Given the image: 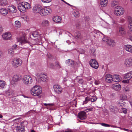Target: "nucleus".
<instances>
[{"mask_svg": "<svg viewBox=\"0 0 132 132\" xmlns=\"http://www.w3.org/2000/svg\"><path fill=\"white\" fill-rule=\"evenodd\" d=\"M17 132H24L25 131L24 127L23 126H18L16 129Z\"/></svg>", "mask_w": 132, "mask_h": 132, "instance_id": "27", "label": "nucleus"}, {"mask_svg": "<svg viewBox=\"0 0 132 132\" xmlns=\"http://www.w3.org/2000/svg\"><path fill=\"white\" fill-rule=\"evenodd\" d=\"M7 3L6 0H0V6H4Z\"/></svg>", "mask_w": 132, "mask_h": 132, "instance_id": "35", "label": "nucleus"}, {"mask_svg": "<svg viewBox=\"0 0 132 132\" xmlns=\"http://www.w3.org/2000/svg\"><path fill=\"white\" fill-rule=\"evenodd\" d=\"M15 26L17 28H20L21 26L20 22L19 21H16L15 22Z\"/></svg>", "mask_w": 132, "mask_h": 132, "instance_id": "37", "label": "nucleus"}, {"mask_svg": "<svg viewBox=\"0 0 132 132\" xmlns=\"http://www.w3.org/2000/svg\"><path fill=\"white\" fill-rule=\"evenodd\" d=\"M119 32L120 35L123 36L126 34V31L125 28L122 26L119 27Z\"/></svg>", "mask_w": 132, "mask_h": 132, "instance_id": "13", "label": "nucleus"}, {"mask_svg": "<svg viewBox=\"0 0 132 132\" xmlns=\"http://www.w3.org/2000/svg\"><path fill=\"white\" fill-rule=\"evenodd\" d=\"M126 104L124 102H123L122 103H119V104L118 105L119 106H122L123 107Z\"/></svg>", "mask_w": 132, "mask_h": 132, "instance_id": "51", "label": "nucleus"}, {"mask_svg": "<svg viewBox=\"0 0 132 132\" xmlns=\"http://www.w3.org/2000/svg\"><path fill=\"white\" fill-rule=\"evenodd\" d=\"M11 64L13 67L17 68L21 65L22 64V61L20 59L14 58L12 59Z\"/></svg>", "mask_w": 132, "mask_h": 132, "instance_id": "5", "label": "nucleus"}, {"mask_svg": "<svg viewBox=\"0 0 132 132\" xmlns=\"http://www.w3.org/2000/svg\"><path fill=\"white\" fill-rule=\"evenodd\" d=\"M94 83L96 85H98L100 83V82L98 80H95V81Z\"/></svg>", "mask_w": 132, "mask_h": 132, "instance_id": "59", "label": "nucleus"}, {"mask_svg": "<svg viewBox=\"0 0 132 132\" xmlns=\"http://www.w3.org/2000/svg\"><path fill=\"white\" fill-rule=\"evenodd\" d=\"M23 3L24 5V7L26 8V9H30L31 7V5L30 4L27 2H23Z\"/></svg>", "mask_w": 132, "mask_h": 132, "instance_id": "31", "label": "nucleus"}, {"mask_svg": "<svg viewBox=\"0 0 132 132\" xmlns=\"http://www.w3.org/2000/svg\"><path fill=\"white\" fill-rule=\"evenodd\" d=\"M109 38L106 37H103L102 39V41L107 43Z\"/></svg>", "mask_w": 132, "mask_h": 132, "instance_id": "43", "label": "nucleus"}, {"mask_svg": "<svg viewBox=\"0 0 132 132\" xmlns=\"http://www.w3.org/2000/svg\"><path fill=\"white\" fill-rule=\"evenodd\" d=\"M0 13L3 15H6L8 13V11L6 9L2 8L0 10Z\"/></svg>", "mask_w": 132, "mask_h": 132, "instance_id": "29", "label": "nucleus"}, {"mask_svg": "<svg viewBox=\"0 0 132 132\" xmlns=\"http://www.w3.org/2000/svg\"><path fill=\"white\" fill-rule=\"evenodd\" d=\"M22 81L25 85L29 86L32 84L33 81V79L30 76L25 75L23 77Z\"/></svg>", "mask_w": 132, "mask_h": 132, "instance_id": "3", "label": "nucleus"}, {"mask_svg": "<svg viewBox=\"0 0 132 132\" xmlns=\"http://www.w3.org/2000/svg\"><path fill=\"white\" fill-rule=\"evenodd\" d=\"M36 41L37 40L36 39H32L31 40V41L33 43L32 44L35 45V44Z\"/></svg>", "mask_w": 132, "mask_h": 132, "instance_id": "57", "label": "nucleus"}, {"mask_svg": "<svg viewBox=\"0 0 132 132\" xmlns=\"http://www.w3.org/2000/svg\"><path fill=\"white\" fill-rule=\"evenodd\" d=\"M105 79L106 81L109 82L113 81V77L110 74H108L106 76Z\"/></svg>", "mask_w": 132, "mask_h": 132, "instance_id": "19", "label": "nucleus"}, {"mask_svg": "<svg viewBox=\"0 0 132 132\" xmlns=\"http://www.w3.org/2000/svg\"><path fill=\"white\" fill-rule=\"evenodd\" d=\"M129 82V79H127V80L125 79V80H123L122 81V82H123V83H128Z\"/></svg>", "mask_w": 132, "mask_h": 132, "instance_id": "55", "label": "nucleus"}, {"mask_svg": "<svg viewBox=\"0 0 132 132\" xmlns=\"http://www.w3.org/2000/svg\"><path fill=\"white\" fill-rule=\"evenodd\" d=\"M3 30V28L2 26L0 25V34L2 33Z\"/></svg>", "mask_w": 132, "mask_h": 132, "instance_id": "53", "label": "nucleus"}, {"mask_svg": "<svg viewBox=\"0 0 132 132\" xmlns=\"http://www.w3.org/2000/svg\"><path fill=\"white\" fill-rule=\"evenodd\" d=\"M90 101V97H87L85 99V100L83 102V104H86L88 101Z\"/></svg>", "mask_w": 132, "mask_h": 132, "instance_id": "40", "label": "nucleus"}, {"mask_svg": "<svg viewBox=\"0 0 132 132\" xmlns=\"http://www.w3.org/2000/svg\"><path fill=\"white\" fill-rule=\"evenodd\" d=\"M61 17L59 16H54L53 18V20L54 22L60 23H61Z\"/></svg>", "mask_w": 132, "mask_h": 132, "instance_id": "21", "label": "nucleus"}, {"mask_svg": "<svg viewBox=\"0 0 132 132\" xmlns=\"http://www.w3.org/2000/svg\"><path fill=\"white\" fill-rule=\"evenodd\" d=\"M128 19H130L129 21V30L130 31L132 32V19L130 17H129Z\"/></svg>", "mask_w": 132, "mask_h": 132, "instance_id": "34", "label": "nucleus"}, {"mask_svg": "<svg viewBox=\"0 0 132 132\" xmlns=\"http://www.w3.org/2000/svg\"><path fill=\"white\" fill-rule=\"evenodd\" d=\"M8 9L10 12L12 13H15L16 11V8L14 5L9 6L8 8Z\"/></svg>", "mask_w": 132, "mask_h": 132, "instance_id": "18", "label": "nucleus"}, {"mask_svg": "<svg viewBox=\"0 0 132 132\" xmlns=\"http://www.w3.org/2000/svg\"><path fill=\"white\" fill-rule=\"evenodd\" d=\"M65 132H72V131L70 130H69L67 131H65Z\"/></svg>", "mask_w": 132, "mask_h": 132, "instance_id": "63", "label": "nucleus"}, {"mask_svg": "<svg viewBox=\"0 0 132 132\" xmlns=\"http://www.w3.org/2000/svg\"><path fill=\"white\" fill-rule=\"evenodd\" d=\"M129 102L131 106H132V99L129 100Z\"/></svg>", "mask_w": 132, "mask_h": 132, "instance_id": "61", "label": "nucleus"}, {"mask_svg": "<svg viewBox=\"0 0 132 132\" xmlns=\"http://www.w3.org/2000/svg\"><path fill=\"white\" fill-rule=\"evenodd\" d=\"M122 112L124 113L125 114H126L127 112V109L125 108H122Z\"/></svg>", "mask_w": 132, "mask_h": 132, "instance_id": "52", "label": "nucleus"}, {"mask_svg": "<svg viewBox=\"0 0 132 132\" xmlns=\"http://www.w3.org/2000/svg\"><path fill=\"white\" fill-rule=\"evenodd\" d=\"M100 124L103 126L107 127H110V125L109 124H108L104 123H100Z\"/></svg>", "mask_w": 132, "mask_h": 132, "instance_id": "47", "label": "nucleus"}, {"mask_svg": "<svg viewBox=\"0 0 132 132\" xmlns=\"http://www.w3.org/2000/svg\"><path fill=\"white\" fill-rule=\"evenodd\" d=\"M123 90L125 92H128L130 91V89L128 87H123Z\"/></svg>", "mask_w": 132, "mask_h": 132, "instance_id": "42", "label": "nucleus"}, {"mask_svg": "<svg viewBox=\"0 0 132 132\" xmlns=\"http://www.w3.org/2000/svg\"><path fill=\"white\" fill-rule=\"evenodd\" d=\"M107 44L109 46H113L115 45L116 43L114 40L109 38Z\"/></svg>", "mask_w": 132, "mask_h": 132, "instance_id": "17", "label": "nucleus"}, {"mask_svg": "<svg viewBox=\"0 0 132 132\" xmlns=\"http://www.w3.org/2000/svg\"><path fill=\"white\" fill-rule=\"evenodd\" d=\"M78 82L80 84H82L83 82V80L81 79H78Z\"/></svg>", "mask_w": 132, "mask_h": 132, "instance_id": "58", "label": "nucleus"}, {"mask_svg": "<svg viewBox=\"0 0 132 132\" xmlns=\"http://www.w3.org/2000/svg\"><path fill=\"white\" fill-rule=\"evenodd\" d=\"M66 63L69 65H72L74 64V62L72 60L69 59L66 61Z\"/></svg>", "mask_w": 132, "mask_h": 132, "instance_id": "33", "label": "nucleus"}, {"mask_svg": "<svg viewBox=\"0 0 132 132\" xmlns=\"http://www.w3.org/2000/svg\"><path fill=\"white\" fill-rule=\"evenodd\" d=\"M73 15L75 17L77 18L79 16V13L78 11L76 10H74L73 13Z\"/></svg>", "mask_w": 132, "mask_h": 132, "instance_id": "36", "label": "nucleus"}, {"mask_svg": "<svg viewBox=\"0 0 132 132\" xmlns=\"http://www.w3.org/2000/svg\"><path fill=\"white\" fill-rule=\"evenodd\" d=\"M90 100L92 102H94L96 100V98L95 97L93 96L92 97V98L90 97Z\"/></svg>", "mask_w": 132, "mask_h": 132, "instance_id": "46", "label": "nucleus"}, {"mask_svg": "<svg viewBox=\"0 0 132 132\" xmlns=\"http://www.w3.org/2000/svg\"><path fill=\"white\" fill-rule=\"evenodd\" d=\"M95 49L94 48H92L90 49L89 52L90 54H93L94 55L95 54Z\"/></svg>", "mask_w": 132, "mask_h": 132, "instance_id": "41", "label": "nucleus"}, {"mask_svg": "<svg viewBox=\"0 0 132 132\" xmlns=\"http://www.w3.org/2000/svg\"><path fill=\"white\" fill-rule=\"evenodd\" d=\"M42 92L41 88L40 86L36 85L33 86L30 90L31 94L35 96H38Z\"/></svg>", "mask_w": 132, "mask_h": 132, "instance_id": "1", "label": "nucleus"}, {"mask_svg": "<svg viewBox=\"0 0 132 132\" xmlns=\"http://www.w3.org/2000/svg\"><path fill=\"white\" fill-rule=\"evenodd\" d=\"M6 93L7 95L8 96H10L12 95V93L9 90H7L6 92Z\"/></svg>", "mask_w": 132, "mask_h": 132, "instance_id": "49", "label": "nucleus"}, {"mask_svg": "<svg viewBox=\"0 0 132 132\" xmlns=\"http://www.w3.org/2000/svg\"><path fill=\"white\" fill-rule=\"evenodd\" d=\"M41 1L43 3H48L51 2L52 0H41Z\"/></svg>", "mask_w": 132, "mask_h": 132, "instance_id": "50", "label": "nucleus"}, {"mask_svg": "<svg viewBox=\"0 0 132 132\" xmlns=\"http://www.w3.org/2000/svg\"><path fill=\"white\" fill-rule=\"evenodd\" d=\"M89 64L92 67L95 69H97L98 67V62L94 59H91L90 60Z\"/></svg>", "mask_w": 132, "mask_h": 132, "instance_id": "9", "label": "nucleus"}, {"mask_svg": "<svg viewBox=\"0 0 132 132\" xmlns=\"http://www.w3.org/2000/svg\"><path fill=\"white\" fill-rule=\"evenodd\" d=\"M38 33L36 31H34L32 34V36L34 37H36L38 35Z\"/></svg>", "mask_w": 132, "mask_h": 132, "instance_id": "44", "label": "nucleus"}, {"mask_svg": "<svg viewBox=\"0 0 132 132\" xmlns=\"http://www.w3.org/2000/svg\"><path fill=\"white\" fill-rule=\"evenodd\" d=\"M20 52V51L18 49L17 45H14L11 48L8 50L9 54L12 56H13L15 54H18Z\"/></svg>", "mask_w": 132, "mask_h": 132, "instance_id": "2", "label": "nucleus"}, {"mask_svg": "<svg viewBox=\"0 0 132 132\" xmlns=\"http://www.w3.org/2000/svg\"><path fill=\"white\" fill-rule=\"evenodd\" d=\"M19 42L20 43L21 45L24 44L25 43H28V42L26 41L24 37H23L20 38Z\"/></svg>", "mask_w": 132, "mask_h": 132, "instance_id": "26", "label": "nucleus"}, {"mask_svg": "<svg viewBox=\"0 0 132 132\" xmlns=\"http://www.w3.org/2000/svg\"><path fill=\"white\" fill-rule=\"evenodd\" d=\"M124 64L126 67H129L132 66V58L127 59L125 61Z\"/></svg>", "mask_w": 132, "mask_h": 132, "instance_id": "11", "label": "nucleus"}, {"mask_svg": "<svg viewBox=\"0 0 132 132\" xmlns=\"http://www.w3.org/2000/svg\"><path fill=\"white\" fill-rule=\"evenodd\" d=\"M53 88L54 92L56 93L60 94L62 92L63 89L60 86L55 85H54Z\"/></svg>", "mask_w": 132, "mask_h": 132, "instance_id": "8", "label": "nucleus"}, {"mask_svg": "<svg viewBox=\"0 0 132 132\" xmlns=\"http://www.w3.org/2000/svg\"><path fill=\"white\" fill-rule=\"evenodd\" d=\"M55 66L58 69L61 68V67L58 62H56L55 63Z\"/></svg>", "mask_w": 132, "mask_h": 132, "instance_id": "45", "label": "nucleus"}, {"mask_svg": "<svg viewBox=\"0 0 132 132\" xmlns=\"http://www.w3.org/2000/svg\"><path fill=\"white\" fill-rule=\"evenodd\" d=\"M52 12V9L50 8L45 7L44 8L42 7L39 14L41 16H46L50 14Z\"/></svg>", "mask_w": 132, "mask_h": 132, "instance_id": "4", "label": "nucleus"}, {"mask_svg": "<svg viewBox=\"0 0 132 132\" xmlns=\"http://www.w3.org/2000/svg\"><path fill=\"white\" fill-rule=\"evenodd\" d=\"M118 2L115 0H113L111 2V5L112 6H114L118 4Z\"/></svg>", "mask_w": 132, "mask_h": 132, "instance_id": "39", "label": "nucleus"}, {"mask_svg": "<svg viewBox=\"0 0 132 132\" xmlns=\"http://www.w3.org/2000/svg\"><path fill=\"white\" fill-rule=\"evenodd\" d=\"M78 117L80 119L82 120L85 119L86 118V114L85 112L81 111L79 113Z\"/></svg>", "mask_w": 132, "mask_h": 132, "instance_id": "14", "label": "nucleus"}, {"mask_svg": "<svg viewBox=\"0 0 132 132\" xmlns=\"http://www.w3.org/2000/svg\"><path fill=\"white\" fill-rule=\"evenodd\" d=\"M39 79L42 81L45 82L46 80L47 76L44 74H41L39 75Z\"/></svg>", "mask_w": 132, "mask_h": 132, "instance_id": "24", "label": "nucleus"}, {"mask_svg": "<svg viewBox=\"0 0 132 132\" xmlns=\"http://www.w3.org/2000/svg\"><path fill=\"white\" fill-rule=\"evenodd\" d=\"M2 37L3 40H10L12 37L11 33L9 32H7L4 33L2 36Z\"/></svg>", "mask_w": 132, "mask_h": 132, "instance_id": "10", "label": "nucleus"}, {"mask_svg": "<svg viewBox=\"0 0 132 132\" xmlns=\"http://www.w3.org/2000/svg\"><path fill=\"white\" fill-rule=\"evenodd\" d=\"M20 79V77L19 75H14L12 77L11 82L12 84H14L16 82L19 81Z\"/></svg>", "mask_w": 132, "mask_h": 132, "instance_id": "12", "label": "nucleus"}, {"mask_svg": "<svg viewBox=\"0 0 132 132\" xmlns=\"http://www.w3.org/2000/svg\"><path fill=\"white\" fill-rule=\"evenodd\" d=\"M42 6L40 4H36L34 5L33 7L32 12L34 13H40L42 9Z\"/></svg>", "mask_w": 132, "mask_h": 132, "instance_id": "6", "label": "nucleus"}, {"mask_svg": "<svg viewBox=\"0 0 132 132\" xmlns=\"http://www.w3.org/2000/svg\"><path fill=\"white\" fill-rule=\"evenodd\" d=\"M125 49L130 53H132V46L130 45H126L124 46Z\"/></svg>", "mask_w": 132, "mask_h": 132, "instance_id": "22", "label": "nucleus"}, {"mask_svg": "<svg viewBox=\"0 0 132 132\" xmlns=\"http://www.w3.org/2000/svg\"><path fill=\"white\" fill-rule=\"evenodd\" d=\"M49 22L47 20H44L41 23V26L43 27H47L49 25Z\"/></svg>", "mask_w": 132, "mask_h": 132, "instance_id": "25", "label": "nucleus"}, {"mask_svg": "<svg viewBox=\"0 0 132 132\" xmlns=\"http://www.w3.org/2000/svg\"><path fill=\"white\" fill-rule=\"evenodd\" d=\"M6 85L5 82L4 81L0 80V89L4 88Z\"/></svg>", "mask_w": 132, "mask_h": 132, "instance_id": "32", "label": "nucleus"}, {"mask_svg": "<svg viewBox=\"0 0 132 132\" xmlns=\"http://www.w3.org/2000/svg\"><path fill=\"white\" fill-rule=\"evenodd\" d=\"M115 107H116V106H115ZM113 107L112 106H110V110L112 111H115V110L114 109V108H115L114 106L113 107Z\"/></svg>", "mask_w": 132, "mask_h": 132, "instance_id": "56", "label": "nucleus"}, {"mask_svg": "<svg viewBox=\"0 0 132 132\" xmlns=\"http://www.w3.org/2000/svg\"><path fill=\"white\" fill-rule=\"evenodd\" d=\"M129 39L131 41H132V36L130 37Z\"/></svg>", "mask_w": 132, "mask_h": 132, "instance_id": "64", "label": "nucleus"}, {"mask_svg": "<svg viewBox=\"0 0 132 132\" xmlns=\"http://www.w3.org/2000/svg\"><path fill=\"white\" fill-rule=\"evenodd\" d=\"M75 38L76 39L79 38L80 39H81L82 38V37L80 33H76L75 35Z\"/></svg>", "mask_w": 132, "mask_h": 132, "instance_id": "38", "label": "nucleus"}, {"mask_svg": "<svg viewBox=\"0 0 132 132\" xmlns=\"http://www.w3.org/2000/svg\"><path fill=\"white\" fill-rule=\"evenodd\" d=\"M18 8L19 10L21 12H24L26 11V8L24 5L23 2L18 4Z\"/></svg>", "mask_w": 132, "mask_h": 132, "instance_id": "15", "label": "nucleus"}, {"mask_svg": "<svg viewBox=\"0 0 132 132\" xmlns=\"http://www.w3.org/2000/svg\"><path fill=\"white\" fill-rule=\"evenodd\" d=\"M112 87L115 90L119 91L121 89V85L118 83H116L112 85Z\"/></svg>", "mask_w": 132, "mask_h": 132, "instance_id": "16", "label": "nucleus"}, {"mask_svg": "<svg viewBox=\"0 0 132 132\" xmlns=\"http://www.w3.org/2000/svg\"><path fill=\"white\" fill-rule=\"evenodd\" d=\"M118 128L121 129L123 130H124L126 131H129V129H125V128H122L119 127H118Z\"/></svg>", "mask_w": 132, "mask_h": 132, "instance_id": "60", "label": "nucleus"}, {"mask_svg": "<svg viewBox=\"0 0 132 132\" xmlns=\"http://www.w3.org/2000/svg\"><path fill=\"white\" fill-rule=\"evenodd\" d=\"M115 14L118 15H122L124 13V10L122 7L117 6L115 7L114 10Z\"/></svg>", "mask_w": 132, "mask_h": 132, "instance_id": "7", "label": "nucleus"}, {"mask_svg": "<svg viewBox=\"0 0 132 132\" xmlns=\"http://www.w3.org/2000/svg\"><path fill=\"white\" fill-rule=\"evenodd\" d=\"M44 105L45 106H52L54 105V104L53 103H45L44 104Z\"/></svg>", "mask_w": 132, "mask_h": 132, "instance_id": "48", "label": "nucleus"}, {"mask_svg": "<svg viewBox=\"0 0 132 132\" xmlns=\"http://www.w3.org/2000/svg\"><path fill=\"white\" fill-rule=\"evenodd\" d=\"M132 78V72H130L126 74L125 76V78L129 80Z\"/></svg>", "mask_w": 132, "mask_h": 132, "instance_id": "28", "label": "nucleus"}, {"mask_svg": "<svg viewBox=\"0 0 132 132\" xmlns=\"http://www.w3.org/2000/svg\"><path fill=\"white\" fill-rule=\"evenodd\" d=\"M127 97L125 94H123L121 95L120 97V99L118 101V103L122 102L123 101L127 100Z\"/></svg>", "mask_w": 132, "mask_h": 132, "instance_id": "20", "label": "nucleus"}, {"mask_svg": "<svg viewBox=\"0 0 132 132\" xmlns=\"http://www.w3.org/2000/svg\"><path fill=\"white\" fill-rule=\"evenodd\" d=\"M120 80V77L118 75H116L113 76L112 81L114 82H118Z\"/></svg>", "mask_w": 132, "mask_h": 132, "instance_id": "23", "label": "nucleus"}, {"mask_svg": "<svg viewBox=\"0 0 132 132\" xmlns=\"http://www.w3.org/2000/svg\"><path fill=\"white\" fill-rule=\"evenodd\" d=\"M49 67L52 68V69H53L54 68V66L53 64L52 63H50L49 64Z\"/></svg>", "mask_w": 132, "mask_h": 132, "instance_id": "54", "label": "nucleus"}, {"mask_svg": "<svg viewBox=\"0 0 132 132\" xmlns=\"http://www.w3.org/2000/svg\"><path fill=\"white\" fill-rule=\"evenodd\" d=\"M114 127V128H116L117 127L116 126L112 125H110V127Z\"/></svg>", "mask_w": 132, "mask_h": 132, "instance_id": "62", "label": "nucleus"}, {"mask_svg": "<svg viewBox=\"0 0 132 132\" xmlns=\"http://www.w3.org/2000/svg\"><path fill=\"white\" fill-rule=\"evenodd\" d=\"M100 4L102 7H104L106 6L108 2V0H101Z\"/></svg>", "mask_w": 132, "mask_h": 132, "instance_id": "30", "label": "nucleus"}]
</instances>
